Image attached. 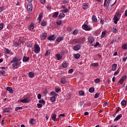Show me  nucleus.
I'll list each match as a JSON object with an SVG mask.
<instances>
[{"label":"nucleus","mask_w":127,"mask_h":127,"mask_svg":"<svg viewBox=\"0 0 127 127\" xmlns=\"http://www.w3.org/2000/svg\"><path fill=\"white\" fill-rule=\"evenodd\" d=\"M91 65L93 67H97V66H99V64L98 63H94L91 64Z\"/></svg>","instance_id":"nucleus-43"},{"label":"nucleus","mask_w":127,"mask_h":127,"mask_svg":"<svg viewBox=\"0 0 127 127\" xmlns=\"http://www.w3.org/2000/svg\"><path fill=\"white\" fill-rule=\"evenodd\" d=\"M48 39L50 41H51V40L54 41V40H55V39H56V37H55V35L50 36L48 37Z\"/></svg>","instance_id":"nucleus-9"},{"label":"nucleus","mask_w":127,"mask_h":127,"mask_svg":"<svg viewBox=\"0 0 127 127\" xmlns=\"http://www.w3.org/2000/svg\"><path fill=\"white\" fill-rule=\"evenodd\" d=\"M37 107H38L39 109H40V108H42V104L38 103V104H37Z\"/></svg>","instance_id":"nucleus-50"},{"label":"nucleus","mask_w":127,"mask_h":127,"mask_svg":"<svg viewBox=\"0 0 127 127\" xmlns=\"http://www.w3.org/2000/svg\"><path fill=\"white\" fill-rule=\"evenodd\" d=\"M37 97L39 100H40L41 99V94L40 93L38 94Z\"/></svg>","instance_id":"nucleus-54"},{"label":"nucleus","mask_w":127,"mask_h":127,"mask_svg":"<svg viewBox=\"0 0 127 127\" xmlns=\"http://www.w3.org/2000/svg\"><path fill=\"white\" fill-rule=\"evenodd\" d=\"M40 2L43 4L45 3V0H40Z\"/></svg>","instance_id":"nucleus-58"},{"label":"nucleus","mask_w":127,"mask_h":127,"mask_svg":"<svg viewBox=\"0 0 127 127\" xmlns=\"http://www.w3.org/2000/svg\"><path fill=\"white\" fill-rule=\"evenodd\" d=\"M46 94H48V91L47 89H46L45 91L43 92V95H46Z\"/></svg>","instance_id":"nucleus-57"},{"label":"nucleus","mask_w":127,"mask_h":127,"mask_svg":"<svg viewBox=\"0 0 127 127\" xmlns=\"http://www.w3.org/2000/svg\"><path fill=\"white\" fill-rule=\"evenodd\" d=\"M112 32H113L114 33H116V32H117V29L114 28L112 30Z\"/></svg>","instance_id":"nucleus-59"},{"label":"nucleus","mask_w":127,"mask_h":127,"mask_svg":"<svg viewBox=\"0 0 127 127\" xmlns=\"http://www.w3.org/2000/svg\"><path fill=\"white\" fill-rule=\"evenodd\" d=\"M67 64L66 63H64L62 64V67H63V68H67Z\"/></svg>","instance_id":"nucleus-44"},{"label":"nucleus","mask_w":127,"mask_h":127,"mask_svg":"<svg viewBox=\"0 0 127 127\" xmlns=\"http://www.w3.org/2000/svg\"><path fill=\"white\" fill-rule=\"evenodd\" d=\"M55 91L57 93H59V92H60V91H61V89L60 88H56Z\"/></svg>","instance_id":"nucleus-52"},{"label":"nucleus","mask_w":127,"mask_h":127,"mask_svg":"<svg viewBox=\"0 0 127 127\" xmlns=\"http://www.w3.org/2000/svg\"><path fill=\"white\" fill-rule=\"evenodd\" d=\"M57 24L58 25H61V24H62V20H57Z\"/></svg>","instance_id":"nucleus-36"},{"label":"nucleus","mask_w":127,"mask_h":127,"mask_svg":"<svg viewBox=\"0 0 127 127\" xmlns=\"http://www.w3.org/2000/svg\"><path fill=\"white\" fill-rule=\"evenodd\" d=\"M3 113H7L8 114H10V109L9 107H6L3 110Z\"/></svg>","instance_id":"nucleus-8"},{"label":"nucleus","mask_w":127,"mask_h":127,"mask_svg":"<svg viewBox=\"0 0 127 127\" xmlns=\"http://www.w3.org/2000/svg\"><path fill=\"white\" fill-rule=\"evenodd\" d=\"M27 9L28 11H31L32 10V4L28 3L27 5Z\"/></svg>","instance_id":"nucleus-5"},{"label":"nucleus","mask_w":127,"mask_h":127,"mask_svg":"<svg viewBox=\"0 0 127 127\" xmlns=\"http://www.w3.org/2000/svg\"><path fill=\"white\" fill-rule=\"evenodd\" d=\"M5 50L6 51V54H9L10 52H9V50L7 49H5Z\"/></svg>","instance_id":"nucleus-53"},{"label":"nucleus","mask_w":127,"mask_h":127,"mask_svg":"<svg viewBox=\"0 0 127 127\" xmlns=\"http://www.w3.org/2000/svg\"><path fill=\"white\" fill-rule=\"evenodd\" d=\"M56 117H57L56 114L52 115V116H51L52 120L53 121H54V122H56Z\"/></svg>","instance_id":"nucleus-15"},{"label":"nucleus","mask_w":127,"mask_h":127,"mask_svg":"<svg viewBox=\"0 0 127 127\" xmlns=\"http://www.w3.org/2000/svg\"><path fill=\"white\" fill-rule=\"evenodd\" d=\"M20 60H21V59L19 57H15L13 58L12 60L10 61L11 63H13L12 67H13V68H15V69L18 68L19 64H21V62H19Z\"/></svg>","instance_id":"nucleus-1"},{"label":"nucleus","mask_w":127,"mask_h":127,"mask_svg":"<svg viewBox=\"0 0 127 127\" xmlns=\"http://www.w3.org/2000/svg\"><path fill=\"white\" fill-rule=\"evenodd\" d=\"M3 28V23H1L0 24V30H1Z\"/></svg>","instance_id":"nucleus-48"},{"label":"nucleus","mask_w":127,"mask_h":127,"mask_svg":"<svg viewBox=\"0 0 127 127\" xmlns=\"http://www.w3.org/2000/svg\"><path fill=\"white\" fill-rule=\"evenodd\" d=\"M120 71L118 70H117V71H116L115 72H114V75H118V74H119V72Z\"/></svg>","instance_id":"nucleus-62"},{"label":"nucleus","mask_w":127,"mask_h":127,"mask_svg":"<svg viewBox=\"0 0 127 127\" xmlns=\"http://www.w3.org/2000/svg\"><path fill=\"white\" fill-rule=\"evenodd\" d=\"M106 35V31H104L102 33L101 38H104Z\"/></svg>","instance_id":"nucleus-37"},{"label":"nucleus","mask_w":127,"mask_h":127,"mask_svg":"<svg viewBox=\"0 0 127 127\" xmlns=\"http://www.w3.org/2000/svg\"><path fill=\"white\" fill-rule=\"evenodd\" d=\"M56 57L58 60H60L62 58V56L60 54L56 55Z\"/></svg>","instance_id":"nucleus-30"},{"label":"nucleus","mask_w":127,"mask_h":127,"mask_svg":"<svg viewBox=\"0 0 127 127\" xmlns=\"http://www.w3.org/2000/svg\"><path fill=\"white\" fill-rule=\"evenodd\" d=\"M58 14H59V12H55L54 13L52 16L54 18H55L57 17V16H58Z\"/></svg>","instance_id":"nucleus-19"},{"label":"nucleus","mask_w":127,"mask_h":127,"mask_svg":"<svg viewBox=\"0 0 127 127\" xmlns=\"http://www.w3.org/2000/svg\"><path fill=\"white\" fill-rule=\"evenodd\" d=\"M74 58L75 59H79L80 58V54H76L74 55Z\"/></svg>","instance_id":"nucleus-35"},{"label":"nucleus","mask_w":127,"mask_h":127,"mask_svg":"<svg viewBox=\"0 0 127 127\" xmlns=\"http://www.w3.org/2000/svg\"><path fill=\"white\" fill-rule=\"evenodd\" d=\"M99 45H100V43L96 42L95 45H94V47H97V46H99Z\"/></svg>","instance_id":"nucleus-60"},{"label":"nucleus","mask_w":127,"mask_h":127,"mask_svg":"<svg viewBox=\"0 0 127 127\" xmlns=\"http://www.w3.org/2000/svg\"><path fill=\"white\" fill-rule=\"evenodd\" d=\"M51 102H55V101H56V98H55V97L53 96L52 97H51L50 99Z\"/></svg>","instance_id":"nucleus-40"},{"label":"nucleus","mask_w":127,"mask_h":127,"mask_svg":"<svg viewBox=\"0 0 127 127\" xmlns=\"http://www.w3.org/2000/svg\"><path fill=\"white\" fill-rule=\"evenodd\" d=\"M122 49H124V50H127V43H126L125 44L123 45Z\"/></svg>","instance_id":"nucleus-25"},{"label":"nucleus","mask_w":127,"mask_h":127,"mask_svg":"<svg viewBox=\"0 0 127 127\" xmlns=\"http://www.w3.org/2000/svg\"><path fill=\"white\" fill-rule=\"evenodd\" d=\"M92 19L94 22H97L98 21V20L97 19V17H96V15H93L92 18Z\"/></svg>","instance_id":"nucleus-17"},{"label":"nucleus","mask_w":127,"mask_h":127,"mask_svg":"<svg viewBox=\"0 0 127 127\" xmlns=\"http://www.w3.org/2000/svg\"><path fill=\"white\" fill-rule=\"evenodd\" d=\"M29 61V57H26L24 56L23 58V62H27Z\"/></svg>","instance_id":"nucleus-14"},{"label":"nucleus","mask_w":127,"mask_h":127,"mask_svg":"<svg viewBox=\"0 0 127 127\" xmlns=\"http://www.w3.org/2000/svg\"><path fill=\"white\" fill-rule=\"evenodd\" d=\"M94 82L96 83H100V82H101V79H100V78H97L94 80Z\"/></svg>","instance_id":"nucleus-41"},{"label":"nucleus","mask_w":127,"mask_h":127,"mask_svg":"<svg viewBox=\"0 0 127 127\" xmlns=\"http://www.w3.org/2000/svg\"><path fill=\"white\" fill-rule=\"evenodd\" d=\"M117 66H118V65L116 64H114L112 65V71H116V70H117Z\"/></svg>","instance_id":"nucleus-11"},{"label":"nucleus","mask_w":127,"mask_h":127,"mask_svg":"<svg viewBox=\"0 0 127 127\" xmlns=\"http://www.w3.org/2000/svg\"><path fill=\"white\" fill-rule=\"evenodd\" d=\"M88 40L90 43H93L94 42V38L90 37L88 38Z\"/></svg>","instance_id":"nucleus-22"},{"label":"nucleus","mask_w":127,"mask_h":127,"mask_svg":"<svg viewBox=\"0 0 127 127\" xmlns=\"http://www.w3.org/2000/svg\"><path fill=\"white\" fill-rule=\"evenodd\" d=\"M61 117H65V114H61L59 116V118H61Z\"/></svg>","instance_id":"nucleus-63"},{"label":"nucleus","mask_w":127,"mask_h":127,"mask_svg":"<svg viewBox=\"0 0 127 127\" xmlns=\"http://www.w3.org/2000/svg\"><path fill=\"white\" fill-rule=\"evenodd\" d=\"M81 46H82L81 44L77 45L73 47V49L76 51H78V50H80Z\"/></svg>","instance_id":"nucleus-6"},{"label":"nucleus","mask_w":127,"mask_h":127,"mask_svg":"<svg viewBox=\"0 0 127 127\" xmlns=\"http://www.w3.org/2000/svg\"><path fill=\"white\" fill-rule=\"evenodd\" d=\"M62 40H63V38L61 37H59L57 39V42H61V41H62Z\"/></svg>","instance_id":"nucleus-24"},{"label":"nucleus","mask_w":127,"mask_h":127,"mask_svg":"<svg viewBox=\"0 0 127 127\" xmlns=\"http://www.w3.org/2000/svg\"><path fill=\"white\" fill-rule=\"evenodd\" d=\"M79 94L80 96H84V95H85V92H84L83 90H81L79 92Z\"/></svg>","instance_id":"nucleus-39"},{"label":"nucleus","mask_w":127,"mask_h":127,"mask_svg":"<svg viewBox=\"0 0 127 127\" xmlns=\"http://www.w3.org/2000/svg\"><path fill=\"white\" fill-rule=\"evenodd\" d=\"M0 73L2 75H4V74H5V71H4V70H1Z\"/></svg>","instance_id":"nucleus-55"},{"label":"nucleus","mask_w":127,"mask_h":127,"mask_svg":"<svg viewBox=\"0 0 127 127\" xmlns=\"http://www.w3.org/2000/svg\"><path fill=\"white\" fill-rule=\"evenodd\" d=\"M34 50L35 53L37 54L39 53V52H40V47H39L38 44H35L34 46Z\"/></svg>","instance_id":"nucleus-2"},{"label":"nucleus","mask_w":127,"mask_h":127,"mask_svg":"<svg viewBox=\"0 0 127 127\" xmlns=\"http://www.w3.org/2000/svg\"><path fill=\"white\" fill-rule=\"evenodd\" d=\"M3 7H0V12H2V11H3Z\"/></svg>","instance_id":"nucleus-61"},{"label":"nucleus","mask_w":127,"mask_h":127,"mask_svg":"<svg viewBox=\"0 0 127 127\" xmlns=\"http://www.w3.org/2000/svg\"><path fill=\"white\" fill-rule=\"evenodd\" d=\"M82 29L84 30H86V31H90V30H92V27L91 26H89L87 24H84L82 26Z\"/></svg>","instance_id":"nucleus-3"},{"label":"nucleus","mask_w":127,"mask_h":127,"mask_svg":"<svg viewBox=\"0 0 127 127\" xmlns=\"http://www.w3.org/2000/svg\"><path fill=\"white\" fill-rule=\"evenodd\" d=\"M122 118V114H120L117 116V117L114 119L115 122L119 121Z\"/></svg>","instance_id":"nucleus-18"},{"label":"nucleus","mask_w":127,"mask_h":127,"mask_svg":"<svg viewBox=\"0 0 127 127\" xmlns=\"http://www.w3.org/2000/svg\"><path fill=\"white\" fill-rule=\"evenodd\" d=\"M51 94L52 95V96H54V97H57L58 96V94L56 93V92H55V91H52L51 92Z\"/></svg>","instance_id":"nucleus-23"},{"label":"nucleus","mask_w":127,"mask_h":127,"mask_svg":"<svg viewBox=\"0 0 127 127\" xmlns=\"http://www.w3.org/2000/svg\"><path fill=\"white\" fill-rule=\"evenodd\" d=\"M28 76L29 77V78H33V77H34V73L30 72L29 73Z\"/></svg>","instance_id":"nucleus-20"},{"label":"nucleus","mask_w":127,"mask_h":127,"mask_svg":"<svg viewBox=\"0 0 127 127\" xmlns=\"http://www.w3.org/2000/svg\"><path fill=\"white\" fill-rule=\"evenodd\" d=\"M113 20L114 21V23L115 24H117L118 23V21H119V20H120V18L117 17V16H114V17L113 18Z\"/></svg>","instance_id":"nucleus-7"},{"label":"nucleus","mask_w":127,"mask_h":127,"mask_svg":"<svg viewBox=\"0 0 127 127\" xmlns=\"http://www.w3.org/2000/svg\"><path fill=\"white\" fill-rule=\"evenodd\" d=\"M99 96H100V94L99 93H96L95 96H94V98L95 99H97V98H99Z\"/></svg>","instance_id":"nucleus-49"},{"label":"nucleus","mask_w":127,"mask_h":127,"mask_svg":"<svg viewBox=\"0 0 127 127\" xmlns=\"http://www.w3.org/2000/svg\"><path fill=\"white\" fill-rule=\"evenodd\" d=\"M47 24V22L45 21H43L41 22V25L42 26H45Z\"/></svg>","instance_id":"nucleus-33"},{"label":"nucleus","mask_w":127,"mask_h":127,"mask_svg":"<svg viewBox=\"0 0 127 127\" xmlns=\"http://www.w3.org/2000/svg\"><path fill=\"white\" fill-rule=\"evenodd\" d=\"M65 16V14L61 13L59 15V18H63Z\"/></svg>","instance_id":"nucleus-32"},{"label":"nucleus","mask_w":127,"mask_h":127,"mask_svg":"<svg viewBox=\"0 0 127 127\" xmlns=\"http://www.w3.org/2000/svg\"><path fill=\"white\" fill-rule=\"evenodd\" d=\"M34 28V24L31 23L29 25V30H31V29H33Z\"/></svg>","instance_id":"nucleus-26"},{"label":"nucleus","mask_w":127,"mask_h":127,"mask_svg":"<svg viewBox=\"0 0 127 127\" xmlns=\"http://www.w3.org/2000/svg\"><path fill=\"white\" fill-rule=\"evenodd\" d=\"M72 34H74V35H76V34H78V30H75L73 31Z\"/></svg>","instance_id":"nucleus-45"},{"label":"nucleus","mask_w":127,"mask_h":127,"mask_svg":"<svg viewBox=\"0 0 127 127\" xmlns=\"http://www.w3.org/2000/svg\"><path fill=\"white\" fill-rule=\"evenodd\" d=\"M62 11L63 12L65 13L66 12H68V11H69V9H68L67 8H65V9L63 10Z\"/></svg>","instance_id":"nucleus-47"},{"label":"nucleus","mask_w":127,"mask_h":127,"mask_svg":"<svg viewBox=\"0 0 127 127\" xmlns=\"http://www.w3.org/2000/svg\"><path fill=\"white\" fill-rule=\"evenodd\" d=\"M39 103L40 104H43V105H45V101L43 99L39 100Z\"/></svg>","instance_id":"nucleus-29"},{"label":"nucleus","mask_w":127,"mask_h":127,"mask_svg":"<svg viewBox=\"0 0 127 127\" xmlns=\"http://www.w3.org/2000/svg\"><path fill=\"white\" fill-rule=\"evenodd\" d=\"M35 123V120L34 119H31L30 121V124L31 125H34V123Z\"/></svg>","instance_id":"nucleus-28"},{"label":"nucleus","mask_w":127,"mask_h":127,"mask_svg":"<svg viewBox=\"0 0 127 127\" xmlns=\"http://www.w3.org/2000/svg\"><path fill=\"white\" fill-rule=\"evenodd\" d=\"M89 91L90 93H94L95 91V88H94V87H90L89 89Z\"/></svg>","instance_id":"nucleus-27"},{"label":"nucleus","mask_w":127,"mask_h":127,"mask_svg":"<svg viewBox=\"0 0 127 127\" xmlns=\"http://www.w3.org/2000/svg\"><path fill=\"white\" fill-rule=\"evenodd\" d=\"M6 91H8V92H9V93H10L11 94H12V93H13V90H12V88L10 87H7L6 88Z\"/></svg>","instance_id":"nucleus-12"},{"label":"nucleus","mask_w":127,"mask_h":127,"mask_svg":"<svg viewBox=\"0 0 127 127\" xmlns=\"http://www.w3.org/2000/svg\"><path fill=\"white\" fill-rule=\"evenodd\" d=\"M50 53H51L50 50L47 51L45 56H48V55H50Z\"/></svg>","instance_id":"nucleus-42"},{"label":"nucleus","mask_w":127,"mask_h":127,"mask_svg":"<svg viewBox=\"0 0 127 127\" xmlns=\"http://www.w3.org/2000/svg\"><path fill=\"white\" fill-rule=\"evenodd\" d=\"M43 14V13L41 12L40 14L39 15V17H41L42 18V15Z\"/></svg>","instance_id":"nucleus-64"},{"label":"nucleus","mask_w":127,"mask_h":127,"mask_svg":"<svg viewBox=\"0 0 127 127\" xmlns=\"http://www.w3.org/2000/svg\"><path fill=\"white\" fill-rule=\"evenodd\" d=\"M121 15H122L121 14H120V12H117L116 13V15L114 16H116L117 17H118L120 18L121 17Z\"/></svg>","instance_id":"nucleus-31"},{"label":"nucleus","mask_w":127,"mask_h":127,"mask_svg":"<svg viewBox=\"0 0 127 127\" xmlns=\"http://www.w3.org/2000/svg\"><path fill=\"white\" fill-rule=\"evenodd\" d=\"M127 79V76H124L118 82V85H122L123 83H124V81L125 80V79Z\"/></svg>","instance_id":"nucleus-4"},{"label":"nucleus","mask_w":127,"mask_h":127,"mask_svg":"<svg viewBox=\"0 0 127 127\" xmlns=\"http://www.w3.org/2000/svg\"><path fill=\"white\" fill-rule=\"evenodd\" d=\"M66 98L68 100H69V99L71 98V93H68Z\"/></svg>","instance_id":"nucleus-51"},{"label":"nucleus","mask_w":127,"mask_h":127,"mask_svg":"<svg viewBox=\"0 0 127 127\" xmlns=\"http://www.w3.org/2000/svg\"><path fill=\"white\" fill-rule=\"evenodd\" d=\"M13 46H14L15 47H18V46H19V44L17 42H15L13 43Z\"/></svg>","instance_id":"nucleus-34"},{"label":"nucleus","mask_w":127,"mask_h":127,"mask_svg":"<svg viewBox=\"0 0 127 127\" xmlns=\"http://www.w3.org/2000/svg\"><path fill=\"white\" fill-rule=\"evenodd\" d=\"M18 110H22V107H16L15 109V111L16 112L17 111H18Z\"/></svg>","instance_id":"nucleus-46"},{"label":"nucleus","mask_w":127,"mask_h":127,"mask_svg":"<svg viewBox=\"0 0 127 127\" xmlns=\"http://www.w3.org/2000/svg\"><path fill=\"white\" fill-rule=\"evenodd\" d=\"M66 82L67 81H66V78L63 77L61 78V83H62V84H65Z\"/></svg>","instance_id":"nucleus-13"},{"label":"nucleus","mask_w":127,"mask_h":127,"mask_svg":"<svg viewBox=\"0 0 127 127\" xmlns=\"http://www.w3.org/2000/svg\"><path fill=\"white\" fill-rule=\"evenodd\" d=\"M68 73L69 74H71V73H73V68H71L68 70Z\"/></svg>","instance_id":"nucleus-56"},{"label":"nucleus","mask_w":127,"mask_h":127,"mask_svg":"<svg viewBox=\"0 0 127 127\" xmlns=\"http://www.w3.org/2000/svg\"><path fill=\"white\" fill-rule=\"evenodd\" d=\"M82 7L84 9H87V8H88V4L86 3H83Z\"/></svg>","instance_id":"nucleus-21"},{"label":"nucleus","mask_w":127,"mask_h":127,"mask_svg":"<svg viewBox=\"0 0 127 127\" xmlns=\"http://www.w3.org/2000/svg\"><path fill=\"white\" fill-rule=\"evenodd\" d=\"M21 103H28V99L24 98V99H22L20 101Z\"/></svg>","instance_id":"nucleus-16"},{"label":"nucleus","mask_w":127,"mask_h":127,"mask_svg":"<svg viewBox=\"0 0 127 127\" xmlns=\"http://www.w3.org/2000/svg\"><path fill=\"white\" fill-rule=\"evenodd\" d=\"M127 104V101L126 100H123L121 102L122 106H126Z\"/></svg>","instance_id":"nucleus-38"},{"label":"nucleus","mask_w":127,"mask_h":127,"mask_svg":"<svg viewBox=\"0 0 127 127\" xmlns=\"http://www.w3.org/2000/svg\"><path fill=\"white\" fill-rule=\"evenodd\" d=\"M46 36H47V34L46 33H43L42 36H41L42 40H44V39L46 38Z\"/></svg>","instance_id":"nucleus-10"}]
</instances>
